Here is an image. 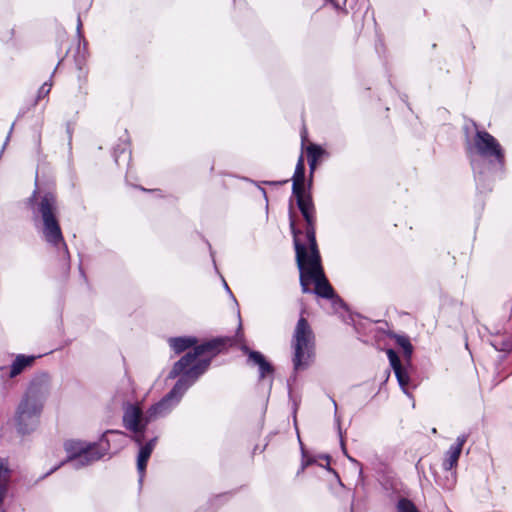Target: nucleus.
I'll list each match as a JSON object with an SVG mask.
<instances>
[{
    "mask_svg": "<svg viewBox=\"0 0 512 512\" xmlns=\"http://www.w3.org/2000/svg\"><path fill=\"white\" fill-rule=\"evenodd\" d=\"M467 439L468 436L466 434H461L457 437L456 442L449 447L442 463L443 470H453L457 466L462 448Z\"/></svg>",
    "mask_w": 512,
    "mask_h": 512,
    "instance_id": "12",
    "label": "nucleus"
},
{
    "mask_svg": "<svg viewBox=\"0 0 512 512\" xmlns=\"http://www.w3.org/2000/svg\"><path fill=\"white\" fill-rule=\"evenodd\" d=\"M64 448L67 453L66 460L61 461L53 466L45 474V476L56 471L65 462L69 463L72 468L78 469L104 457V452L99 450L98 443H86L82 441L70 440L65 442Z\"/></svg>",
    "mask_w": 512,
    "mask_h": 512,
    "instance_id": "8",
    "label": "nucleus"
},
{
    "mask_svg": "<svg viewBox=\"0 0 512 512\" xmlns=\"http://www.w3.org/2000/svg\"><path fill=\"white\" fill-rule=\"evenodd\" d=\"M349 460H350V461H352V462H354V463H358V462H357L354 458H352V457H349Z\"/></svg>",
    "mask_w": 512,
    "mask_h": 512,
    "instance_id": "24",
    "label": "nucleus"
},
{
    "mask_svg": "<svg viewBox=\"0 0 512 512\" xmlns=\"http://www.w3.org/2000/svg\"><path fill=\"white\" fill-rule=\"evenodd\" d=\"M437 485L445 490H452L457 482V475L454 470H443V475L434 474Z\"/></svg>",
    "mask_w": 512,
    "mask_h": 512,
    "instance_id": "15",
    "label": "nucleus"
},
{
    "mask_svg": "<svg viewBox=\"0 0 512 512\" xmlns=\"http://www.w3.org/2000/svg\"><path fill=\"white\" fill-rule=\"evenodd\" d=\"M48 394L49 379L47 375L31 381L15 415L17 430L20 433L26 434L35 429Z\"/></svg>",
    "mask_w": 512,
    "mask_h": 512,
    "instance_id": "4",
    "label": "nucleus"
},
{
    "mask_svg": "<svg viewBox=\"0 0 512 512\" xmlns=\"http://www.w3.org/2000/svg\"><path fill=\"white\" fill-rule=\"evenodd\" d=\"M290 229L293 235L302 292L310 293L309 285L314 283L316 295L331 299L334 305L344 306L342 300L334 294L332 286L325 277L318 248H307L306 243L301 241V232L296 229L295 221L292 218H290Z\"/></svg>",
    "mask_w": 512,
    "mask_h": 512,
    "instance_id": "3",
    "label": "nucleus"
},
{
    "mask_svg": "<svg viewBox=\"0 0 512 512\" xmlns=\"http://www.w3.org/2000/svg\"><path fill=\"white\" fill-rule=\"evenodd\" d=\"M304 178H305V165H304V158L302 155H300L294 175L292 178L293 184H292V193L298 194L299 192H304Z\"/></svg>",
    "mask_w": 512,
    "mask_h": 512,
    "instance_id": "14",
    "label": "nucleus"
},
{
    "mask_svg": "<svg viewBox=\"0 0 512 512\" xmlns=\"http://www.w3.org/2000/svg\"><path fill=\"white\" fill-rule=\"evenodd\" d=\"M350 512H353V510L351 509V511H350Z\"/></svg>",
    "mask_w": 512,
    "mask_h": 512,
    "instance_id": "28",
    "label": "nucleus"
},
{
    "mask_svg": "<svg viewBox=\"0 0 512 512\" xmlns=\"http://www.w3.org/2000/svg\"><path fill=\"white\" fill-rule=\"evenodd\" d=\"M223 284H224V290H226L229 293V295L231 296V298L234 301H236L234 295L232 294V292H231L230 288L228 287L227 283L225 282V280H223Z\"/></svg>",
    "mask_w": 512,
    "mask_h": 512,
    "instance_id": "22",
    "label": "nucleus"
},
{
    "mask_svg": "<svg viewBox=\"0 0 512 512\" xmlns=\"http://www.w3.org/2000/svg\"><path fill=\"white\" fill-rule=\"evenodd\" d=\"M37 190L33 191L29 198V205L33 210L34 216H40L43 222V236L48 244L53 246L59 253V256L69 262L70 255L67 244L63 238L60 225L56 219V197L53 193L43 194L39 201L35 203Z\"/></svg>",
    "mask_w": 512,
    "mask_h": 512,
    "instance_id": "5",
    "label": "nucleus"
},
{
    "mask_svg": "<svg viewBox=\"0 0 512 512\" xmlns=\"http://www.w3.org/2000/svg\"><path fill=\"white\" fill-rule=\"evenodd\" d=\"M81 26H82L81 20H80V18H78V25H77L78 32H80Z\"/></svg>",
    "mask_w": 512,
    "mask_h": 512,
    "instance_id": "23",
    "label": "nucleus"
},
{
    "mask_svg": "<svg viewBox=\"0 0 512 512\" xmlns=\"http://www.w3.org/2000/svg\"><path fill=\"white\" fill-rule=\"evenodd\" d=\"M293 195L296 198L297 206L307 224L305 234L301 233L300 238L302 239V236H304L307 241L308 249L318 248L315 232L316 212L312 198L309 194H305V191ZM296 229L298 230V228ZM299 231L302 232L300 229Z\"/></svg>",
    "mask_w": 512,
    "mask_h": 512,
    "instance_id": "9",
    "label": "nucleus"
},
{
    "mask_svg": "<svg viewBox=\"0 0 512 512\" xmlns=\"http://www.w3.org/2000/svg\"><path fill=\"white\" fill-rule=\"evenodd\" d=\"M392 338L395 340L396 344L403 349L405 358L409 360L413 352V346L410 339L406 335L398 334L393 335Z\"/></svg>",
    "mask_w": 512,
    "mask_h": 512,
    "instance_id": "17",
    "label": "nucleus"
},
{
    "mask_svg": "<svg viewBox=\"0 0 512 512\" xmlns=\"http://www.w3.org/2000/svg\"><path fill=\"white\" fill-rule=\"evenodd\" d=\"M242 350L248 354V360L258 366L260 379H263L266 375L273 373L272 366L265 360L264 356L260 352L251 351L246 346H243Z\"/></svg>",
    "mask_w": 512,
    "mask_h": 512,
    "instance_id": "13",
    "label": "nucleus"
},
{
    "mask_svg": "<svg viewBox=\"0 0 512 512\" xmlns=\"http://www.w3.org/2000/svg\"><path fill=\"white\" fill-rule=\"evenodd\" d=\"M168 342L170 347L176 354H180L185 350L194 347L192 352L186 353L177 362H179L182 358H184L187 355H195L193 363L207 360V365L205 366L203 371L199 375H197V377L194 380L195 382L199 378V376L206 371V369L210 365L212 358L215 357L220 352H222V350L225 349L226 347L232 346L235 342V339L231 337H220L212 339L206 343L196 345L197 339L195 337L188 336L170 338Z\"/></svg>",
    "mask_w": 512,
    "mask_h": 512,
    "instance_id": "6",
    "label": "nucleus"
},
{
    "mask_svg": "<svg viewBox=\"0 0 512 512\" xmlns=\"http://www.w3.org/2000/svg\"><path fill=\"white\" fill-rule=\"evenodd\" d=\"M341 445H342V447L344 448V442H343V440H342V439H341Z\"/></svg>",
    "mask_w": 512,
    "mask_h": 512,
    "instance_id": "27",
    "label": "nucleus"
},
{
    "mask_svg": "<svg viewBox=\"0 0 512 512\" xmlns=\"http://www.w3.org/2000/svg\"><path fill=\"white\" fill-rule=\"evenodd\" d=\"M34 360V356L17 355L11 365L10 377L13 378L20 374L26 367L30 366Z\"/></svg>",
    "mask_w": 512,
    "mask_h": 512,
    "instance_id": "16",
    "label": "nucleus"
},
{
    "mask_svg": "<svg viewBox=\"0 0 512 512\" xmlns=\"http://www.w3.org/2000/svg\"><path fill=\"white\" fill-rule=\"evenodd\" d=\"M98 445L104 456L108 453L116 454L127 445V435L122 431L108 430L102 435Z\"/></svg>",
    "mask_w": 512,
    "mask_h": 512,
    "instance_id": "10",
    "label": "nucleus"
},
{
    "mask_svg": "<svg viewBox=\"0 0 512 512\" xmlns=\"http://www.w3.org/2000/svg\"><path fill=\"white\" fill-rule=\"evenodd\" d=\"M51 87H52V83L50 81L43 83L42 86L38 90L37 98L40 99V98L47 96L51 90Z\"/></svg>",
    "mask_w": 512,
    "mask_h": 512,
    "instance_id": "20",
    "label": "nucleus"
},
{
    "mask_svg": "<svg viewBox=\"0 0 512 512\" xmlns=\"http://www.w3.org/2000/svg\"><path fill=\"white\" fill-rule=\"evenodd\" d=\"M322 153H323V150L320 146L314 145V144L308 146L307 156H308V163H309V167H310L311 171H313L315 169L316 162L321 157Z\"/></svg>",
    "mask_w": 512,
    "mask_h": 512,
    "instance_id": "18",
    "label": "nucleus"
},
{
    "mask_svg": "<svg viewBox=\"0 0 512 512\" xmlns=\"http://www.w3.org/2000/svg\"><path fill=\"white\" fill-rule=\"evenodd\" d=\"M468 134V128L466 127ZM467 155L474 172L477 188L481 191L490 190L486 182L491 175L502 172L505 165V154L498 140L485 130H477L472 138L467 135Z\"/></svg>",
    "mask_w": 512,
    "mask_h": 512,
    "instance_id": "2",
    "label": "nucleus"
},
{
    "mask_svg": "<svg viewBox=\"0 0 512 512\" xmlns=\"http://www.w3.org/2000/svg\"><path fill=\"white\" fill-rule=\"evenodd\" d=\"M305 465H306V464H304V463L302 464V466H301V470H303V469L305 468Z\"/></svg>",
    "mask_w": 512,
    "mask_h": 512,
    "instance_id": "26",
    "label": "nucleus"
},
{
    "mask_svg": "<svg viewBox=\"0 0 512 512\" xmlns=\"http://www.w3.org/2000/svg\"><path fill=\"white\" fill-rule=\"evenodd\" d=\"M493 346L499 351H510L512 349V341L505 342L502 345H499L498 342L495 341Z\"/></svg>",
    "mask_w": 512,
    "mask_h": 512,
    "instance_id": "21",
    "label": "nucleus"
},
{
    "mask_svg": "<svg viewBox=\"0 0 512 512\" xmlns=\"http://www.w3.org/2000/svg\"><path fill=\"white\" fill-rule=\"evenodd\" d=\"M194 359L195 355H187L174 364L168 378L179 377L177 382L167 395L148 409L146 414H143L141 408L137 405L128 404L124 409L123 425L133 433V440L140 446L137 457L140 484L143 481L147 462L157 441V437H153L143 445L145 429L150 421L167 415L180 402L188 388L194 384L197 375L207 365V360L193 363Z\"/></svg>",
    "mask_w": 512,
    "mask_h": 512,
    "instance_id": "1",
    "label": "nucleus"
},
{
    "mask_svg": "<svg viewBox=\"0 0 512 512\" xmlns=\"http://www.w3.org/2000/svg\"><path fill=\"white\" fill-rule=\"evenodd\" d=\"M387 357L389 359L392 369L394 370L400 388L408 397L412 398V394L408 391L407 388L410 381V377L408 372L402 367L397 353L394 350L389 349L387 351Z\"/></svg>",
    "mask_w": 512,
    "mask_h": 512,
    "instance_id": "11",
    "label": "nucleus"
},
{
    "mask_svg": "<svg viewBox=\"0 0 512 512\" xmlns=\"http://www.w3.org/2000/svg\"><path fill=\"white\" fill-rule=\"evenodd\" d=\"M291 345L294 369L307 368L313 357L314 336L307 320L302 316L296 324Z\"/></svg>",
    "mask_w": 512,
    "mask_h": 512,
    "instance_id": "7",
    "label": "nucleus"
},
{
    "mask_svg": "<svg viewBox=\"0 0 512 512\" xmlns=\"http://www.w3.org/2000/svg\"><path fill=\"white\" fill-rule=\"evenodd\" d=\"M396 512H419V510L410 499L400 498L396 504Z\"/></svg>",
    "mask_w": 512,
    "mask_h": 512,
    "instance_id": "19",
    "label": "nucleus"
},
{
    "mask_svg": "<svg viewBox=\"0 0 512 512\" xmlns=\"http://www.w3.org/2000/svg\"><path fill=\"white\" fill-rule=\"evenodd\" d=\"M333 404L335 406V410L337 409L336 401L333 400Z\"/></svg>",
    "mask_w": 512,
    "mask_h": 512,
    "instance_id": "25",
    "label": "nucleus"
}]
</instances>
